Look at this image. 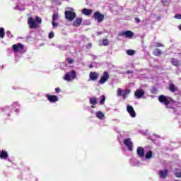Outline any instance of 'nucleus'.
Masks as SVG:
<instances>
[{
  "instance_id": "nucleus-36",
  "label": "nucleus",
  "mask_w": 181,
  "mask_h": 181,
  "mask_svg": "<svg viewBox=\"0 0 181 181\" xmlns=\"http://www.w3.org/2000/svg\"><path fill=\"white\" fill-rule=\"evenodd\" d=\"M156 93H158V89H156L155 87L152 88L151 94H156Z\"/></svg>"
},
{
  "instance_id": "nucleus-46",
  "label": "nucleus",
  "mask_w": 181,
  "mask_h": 181,
  "mask_svg": "<svg viewBox=\"0 0 181 181\" xmlns=\"http://www.w3.org/2000/svg\"><path fill=\"white\" fill-rule=\"evenodd\" d=\"M178 29L181 31V24L178 26Z\"/></svg>"
},
{
  "instance_id": "nucleus-25",
  "label": "nucleus",
  "mask_w": 181,
  "mask_h": 181,
  "mask_svg": "<svg viewBox=\"0 0 181 181\" xmlns=\"http://www.w3.org/2000/svg\"><path fill=\"white\" fill-rule=\"evenodd\" d=\"M96 117L99 119H103V118H104L105 115H104V113L103 112L99 111V112H96Z\"/></svg>"
},
{
  "instance_id": "nucleus-21",
  "label": "nucleus",
  "mask_w": 181,
  "mask_h": 181,
  "mask_svg": "<svg viewBox=\"0 0 181 181\" xmlns=\"http://www.w3.org/2000/svg\"><path fill=\"white\" fill-rule=\"evenodd\" d=\"M171 64L173 66H175V67H179L180 66L179 61L175 58L171 59Z\"/></svg>"
},
{
  "instance_id": "nucleus-39",
  "label": "nucleus",
  "mask_w": 181,
  "mask_h": 181,
  "mask_svg": "<svg viewBox=\"0 0 181 181\" xmlns=\"http://www.w3.org/2000/svg\"><path fill=\"white\" fill-rule=\"evenodd\" d=\"M175 19H181V14H175Z\"/></svg>"
},
{
  "instance_id": "nucleus-29",
  "label": "nucleus",
  "mask_w": 181,
  "mask_h": 181,
  "mask_svg": "<svg viewBox=\"0 0 181 181\" xmlns=\"http://www.w3.org/2000/svg\"><path fill=\"white\" fill-rule=\"evenodd\" d=\"M127 54L129 55V56H134V54H135V50L134 49H128L127 51Z\"/></svg>"
},
{
  "instance_id": "nucleus-22",
  "label": "nucleus",
  "mask_w": 181,
  "mask_h": 181,
  "mask_svg": "<svg viewBox=\"0 0 181 181\" xmlns=\"http://www.w3.org/2000/svg\"><path fill=\"white\" fill-rule=\"evenodd\" d=\"M177 88L173 83H170V84L169 85L168 90H170L171 91V93H175Z\"/></svg>"
},
{
  "instance_id": "nucleus-26",
  "label": "nucleus",
  "mask_w": 181,
  "mask_h": 181,
  "mask_svg": "<svg viewBox=\"0 0 181 181\" xmlns=\"http://www.w3.org/2000/svg\"><path fill=\"white\" fill-rule=\"evenodd\" d=\"M4 37H5V29L0 28V39H4Z\"/></svg>"
},
{
  "instance_id": "nucleus-14",
  "label": "nucleus",
  "mask_w": 181,
  "mask_h": 181,
  "mask_svg": "<svg viewBox=\"0 0 181 181\" xmlns=\"http://www.w3.org/2000/svg\"><path fill=\"white\" fill-rule=\"evenodd\" d=\"M134 95L136 98H142L145 95V90L137 89L134 93Z\"/></svg>"
},
{
  "instance_id": "nucleus-45",
  "label": "nucleus",
  "mask_w": 181,
  "mask_h": 181,
  "mask_svg": "<svg viewBox=\"0 0 181 181\" xmlns=\"http://www.w3.org/2000/svg\"><path fill=\"white\" fill-rule=\"evenodd\" d=\"M103 33H103V32H98L97 35H103Z\"/></svg>"
},
{
  "instance_id": "nucleus-41",
  "label": "nucleus",
  "mask_w": 181,
  "mask_h": 181,
  "mask_svg": "<svg viewBox=\"0 0 181 181\" xmlns=\"http://www.w3.org/2000/svg\"><path fill=\"white\" fill-rule=\"evenodd\" d=\"M60 91H61L60 88H55V92L56 93H60Z\"/></svg>"
},
{
  "instance_id": "nucleus-33",
  "label": "nucleus",
  "mask_w": 181,
  "mask_h": 181,
  "mask_svg": "<svg viewBox=\"0 0 181 181\" xmlns=\"http://www.w3.org/2000/svg\"><path fill=\"white\" fill-rule=\"evenodd\" d=\"M66 62H67L68 64H73V63H74V59H73L71 58H67Z\"/></svg>"
},
{
  "instance_id": "nucleus-28",
  "label": "nucleus",
  "mask_w": 181,
  "mask_h": 181,
  "mask_svg": "<svg viewBox=\"0 0 181 181\" xmlns=\"http://www.w3.org/2000/svg\"><path fill=\"white\" fill-rule=\"evenodd\" d=\"M59 19V13H54L52 15V21H57Z\"/></svg>"
},
{
  "instance_id": "nucleus-49",
  "label": "nucleus",
  "mask_w": 181,
  "mask_h": 181,
  "mask_svg": "<svg viewBox=\"0 0 181 181\" xmlns=\"http://www.w3.org/2000/svg\"><path fill=\"white\" fill-rule=\"evenodd\" d=\"M92 108H95V107H94V106H92Z\"/></svg>"
},
{
  "instance_id": "nucleus-27",
  "label": "nucleus",
  "mask_w": 181,
  "mask_h": 181,
  "mask_svg": "<svg viewBox=\"0 0 181 181\" xmlns=\"http://www.w3.org/2000/svg\"><path fill=\"white\" fill-rule=\"evenodd\" d=\"M90 104H91L92 105H95L97 104V98H90Z\"/></svg>"
},
{
  "instance_id": "nucleus-9",
  "label": "nucleus",
  "mask_w": 181,
  "mask_h": 181,
  "mask_svg": "<svg viewBox=\"0 0 181 181\" xmlns=\"http://www.w3.org/2000/svg\"><path fill=\"white\" fill-rule=\"evenodd\" d=\"M127 111L129 114L130 117H132V118H135L136 117V112H135V110H134V107L127 105Z\"/></svg>"
},
{
  "instance_id": "nucleus-24",
  "label": "nucleus",
  "mask_w": 181,
  "mask_h": 181,
  "mask_svg": "<svg viewBox=\"0 0 181 181\" xmlns=\"http://www.w3.org/2000/svg\"><path fill=\"white\" fill-rule=\"evenodd\" d=\"M153 156V152L152 151H148L145 155V158L151 159Z\"/></svg>"
},
{
  "instance_id": "nucleus-40",
  "label": "nucleus",
  "mask_w": 181,
  "mask_h": 181,
  "mask_svg": "<svg viewBox=\"0 0 181 181\" xmlns=\"http://www.w3.org/2000/svg\"><path fill=\"white\" fill-rule=\"evenodd\" d=\"M134 21L137 23H139V22H141V19H139L138 17L134 18Z\"/></svg>"
},
{
  "instance_id": "nucleus-34",
  "label": "nucleus",
  "mask_w": 181,
  "mask_h": 181,
  "mask_svg": "<svg viewBox=\"0 0 181 181\" xmlns=\"http://www.w3.org/2000/svg\"><path fill=\"white\" fill-rule=\"evenodd\" d=\"M48 37L49 39H53V37H54V33H53V31H51L49 33Z\"/></svg>"
},
{
  "instance_id": "nucleus-31",
  "label": "nucleus",
  "mask_w": 181,
  "mask_h": 181,
  "mask_svg": "<svg viewBox=\"0 0 181 181\" xmlns=\"http://www.w3.org/2000/svg\"><path fill=\"white\" fill-rule=\"evenodd\" d=\"M110 45V41L107 39L103 40V46H108Z\"/></svg>"
},
{
  "instance_id": "nucleus-1",
  "label": "nucleus",
  "mask_w": 181,
  "mask_h": 181,
  "mask_svg": "<svg viewBox=\"0 0 181 181\" xmlns=\"http://www.w3.org/2000/svg\"><path fill=\"white\" fill-rule=\"evenodd\" d=\"M42 23V18L39 16L35 17V20L33 19V17L30 16L28 18V25H29L30 29H37L39 25Z\"/></svg>"
},
{
  "instance_id": "nucleus-18",
  "label": "nucleus",
  "mask_w": 181,
  "mask_h": 181,
  "mask_svg": "<svg viewBox=\"0 0 181 181\" xmlns=\"http://www.w3.org/2000/svg\"><path fill=\"white\" fill-rule=\"evenodd\" d=\"M82 13L83 15H86V16H90V15H91V13H93V10L88 9V8H83L82 10Z\"/></svg>"
},
{
  "instance_id": "nucleus-10",
  "label": "nucleus",
  "mask_w": 181,
  "mask_h": 181,
  "mask_svg": "<svg viewBox=\"0 0 181 181\" xmlns=\"http://www.w3.org/2000/svg\"><path fill=\"white\" fill-rule=\"evenodd\" d=\"M123 144L127 147L129 151H132L133 146H132V142L131 141V139H126L123 141Z\"/></svg>"
},
{
  "instance_id": "nucleus-5",
  "label": "nucleus",
  "mask_w": 181,
  "mask_h": 181,
  "mask_svg": "<svg viewBox=\"0 0 181 181\" xmlns=\"http://www.w3.org/2000/svg\"><path fill=\"white\" fill-rule=\"evenodd\" d=\"M65 18L70 22H73V20L76 18V12L71 11H66Z\"/></svg>"
},
{
  "instance_id": "nucleus-47",
  "label": "nucleus",
  "mask_w": 181,
  "mask_h": 181,
  "mask_svg": "<svg viewBox=\"0 0 181 181\" xmlns=\"http://www.w3.org/2000/svg\"><path fill=\"white\" fill-rule=\"evenodd\" d=\"M89 67L90 69H93V64H90Z\"/></svg>"
},
{
  "instance_id": "nucleus-20",
  "label": "nucleus",
  "mask_w": 181,
  "mask_h": 181,
  "mask_svg": "<svg viewBox=\"0 0 181 181\" xmlns=\"http://www.w3.org/2000/svg\"><path fill=\"white\" fill-rule=\"evenodd\" d=\"M1 159H8V153L5 151H0Z\"/></svg>"
},
{
  "instance_id": "nucleus-37",
  "label": "nucleus",
  "mask_w": 181,
  "mask_h": 181,
  "mask_svg": "<svg viewBox=\"0 0 181 181\" xmlns=\"http://www.w3.org/2000/svg\"><path fill=\"white\" fill-rule=\"evenodd\" d=\"M52 26H53V28H57L59 26V25L57 24V23L55 21H52Z\"/></svg>"
},
{
  "instance_id": "nucleus-3",
  "label": "nucleus",
  "mask_w": 181,
  "mask_h": 181,
  "mask_svg": "<svg viewBox=\"0 0 181 181\" xmlns=\"http://www.w3.org/2000/svg\"><path fill=\"white\" fill-rule=\"evenodd\" d=\"M76 77V74L75 71H71L70 72L66 73L64 76V80H66V81H71V78L72 80H74Z\"/></svg>"
},
{
  "instance_id": "nucleus-6",
  "label": "nucleus",
  "mask_w": 181,
  "mask_h": 181,
  "mask_svg": "<svg viewBox=\"0 0 181 181\" xmlns=\"http://www.w3.org/2000/svg\"><path fill=\"white\" fill-rule=\"evenodd\" d=\"M110 79V74L107 71H104L103 76L100 77V79L98 81L99 84H105L107 81Z\"/></svg>"
},
{
  "instance_id": "nucleus-35",
  "label": "nucleus",
  "mask_w": 181,
  "mask_h": 181,
  "mask_svg": "<svg viewBox=\"0 0 181 181\" xmlns=\"http://www.w3.org/2000/svg\"><path fill=\"white\" fill-rule=\"evenodd\" d=\"M163 44L159 43V42H156L155 43V47H163Z\"/></svg>"
},
{
  "instance_id": "nucleus-17",
  "label": "nucleus",
  "mask_w": 181,
  "mask_h": 181,
  "mask_svg": "<svg viewBox=\"0 0 181 181\" xmlns=\"http://www.w3.org/2000/svg\"><path fill=\"white\" fill-rule=\"evenodd\" d=\"M82 22H83V19L81 18H76L75 21L73 22V26H75L76 28H78V26L81 25Z\"/></svg>"
},
{
  "instance_id": "nucleus-8",
  "label": "nucleus",
  "mask_w": 181,
  "mask_h": 181,
  "mask_svg": "<svg viewBox=\"0 0 181 181\" xmlns=\"http://www.w3.org/2000/svg\"><path fill=\"white\" fill-rule=\"evenodd\" d=\"M22 50H23V45L17 43L13 45V52L15 53H21Z\"/></svg>"
},
{
  "instance_id": "nucleus-48",
  "label": "nucleus",
  "mask_w": 181,
  "mask_h": 181,
  "mask_svg": "<svg viewBox=\"0 0 181 181\" xmlns=\"http://www.w3.org/2000/svg\"><path fill=\"white\" fill-rule=\"evenodd\" d=\"M54 2H57L59 0H53Z\"/></svg>"
},
{
  "instance_id": "nucleus-23",
  "label": "nucleus",
  "mask_w": 181,
  "mask_h": 181,
  "mask_svg": "<svg viewBox=\"0 0 181 181\" xmlns=\"http://www.w3.org/2000/svg\"><path fill=\"white\" fill-rule=\"evenodd\" d=\"M153 54L154 56H157V57H159V56H161L162 54V51L158 48L155 49L153 52Z\"/></svg>"
},
{
  "instance_id": "nucleus-2",
  "label": "nucleus",
  "mask_w": 181,
  "mask_h": 181,
  "mask_svg": "<svg viewBox=\"0 0 181 181\" xmlns=\"http://www.w3.org/2000/svg\"><path fill=\"white\" fill-rule=\"evenodd\" d=\"M158 101H160L161 104H164V105H169L170 104V101H172V98L166 97L165 95H160L158 97Z\"/></svg>"
},
{
  "instance_id": "nucleus-19",
  "label": "nucleus",
  "mask_w": 181,
  "mask_h": 181,
  "mask_svg": "<svg viewBox=\"0 0 181 181\" xmlns=\"http://www.w3.org/2000/svg\"><path fill=\"white\" fill-rule=\"evenodd\" d=\"M168 172L169 171L167 169H165L164 170H160L159 171L160 177H163V179H165V177H166V176H168Z\"/></svg>"
},
{
  "instance_id": "nucleus-38",
  "label": "nucleus",
  "mask_w": 181,
  "mask_h": 181,
  "mask_svg": "<svg viewBox=\"0 0 181 181\" xmlns=\"http://www.w3.org/2000/svg\"><path fill=\"white\" fill-rule=\"evenodd\" d=\"M6 36H8V37H12V33H11V31L6 32Z\"/></svg>"
},
{
  "instance_id": "nucleus-15",
  "label": "nucleus",
  "mask_w": 181,
  "mask_h": 181,
  "mask_svg": "<svg viewBox=\"0 0 181 181\" xmlns=\"http://www.w3.org/2000/svg\"><path fill=\"white\" fill-rule=\"evenodd\" d=\"M99 76L100 75L97 72L91 71L89 74V77H90V80H92V81H96V80L98 79Z\"/></svg>"
},
{
  "instance_id": "nucleus-32",
  "label": "nucleus",
  "mask_w": 181,
  "mask_h": 181,
  "mask_svg": "<svg viewBox=\"0 0 181 181\" xmlns=\"http://www.w3.org/2000/svg\"><path fill=\"white\" fill-rule=\"evenodd\" d=\"M101 97H102V99L100 101V105H104V103H105V96L103 95Z\"/></svg>"
},
{
  "instance_id": "nucleus-44",
  "label": "nucleus",
  "mask_w": 181,
  "mask_h": 181,
  "mask_svg": "<svg viewBox=\"0 0 181 181\" xmlns=\"http://www.w3.org/2000/svg\"><path fill=\"white\" fill-rule=\"evenodd\" d=\"M93 45L91 43H88L87 47H91Z\"/></svg>"
},
{
  "instance_id": "nucleus-11",
  "label": "nucleus",
  "mask_w": 181,
  "mask_h": 181,
  "mask_svg": "<svg viewBox=\"0 0 181 181\" xmlns=\"http://www.w3.org/2000/svg\"><path fill=\"white\" fill-rule=\"evenodd\" d=\"M123 144L127 147L129 151H132L133 146H132V142L131 141V139H126L123 141Z\"/></svg>"
},
{
  "instance_id": "nucleus-42",
  "label": "nucleus",
  "mask_w": 181,
  "mask_h": 181,
  "mask_svg": "<svg viewBox=\"0 0 181 181\" xmlns=\"http://www.w3.org/2000/svg\"><path fill=\"white\" fill-rule=\"evenodd\" d=\"M133 71L131 70H127V74H132Z\"/></svg>"
},
{
  "instance_id": "nucleus-43",
  "label": "nucleus",
  "mask_w": 181,
  "mask_h": 181,
  "mask_svg": "<svg viewBox=\"0 0 181 181\" xmlns=\"http://www.w3.org/2000/svg\"><path fill=\"white\" fill-rule=\"evenodd\" d=\"M16 8V9H18V11H22V8L19 7V4H18Z\"/></svg>"
},
{
  "instance_id": "nucleus-7",
  "label": "nucleus",
  "mask_w": 181,
  "mask_h": 181,
  "mask_svg": "<svg viewBox=\"0 0 181 181\" xmlns=\"http://www.w3.org/2000/svg\"><path fill=\"white\" fill-rule=\"evenodd\" d=\"M93 18L98 23H101L104 21L105 16L104 14H102L99 11H95L93 14Z\"/></svg>"
},
{
  "instance_id": "nucleus-4",
  "label": "nucleus",
  "mask_w": 181,
  "mask_h": 181,
  "mask_svg": "<svg viewBox=\"0 0 181 181\" xmlns=\"http://www.w3.org/2000/svg\"><path fill=\"white\" fill-rule=\"evenodd\" d=\"M131 93V90L127 89L125 90H121V88H118L117 90V96L118 97H122L123 100H125L127 97H128V95Z\"/></svg>"
},
{
  "instance_id": "nucleus-16",
  "label": "nucleus",
  "mask_w": 181,
  "mask_h": 181,
  "mask_svg": "<svg viewBox=\"0 0 181 181\" xmlns=\"http://www.w3.org/2000/svg\"><path fill=\"white\" fill-rule=\"evenodd\" d=\"M119 36H126V37H133L134 33L131 30H127L125 32L120 33Z\"/></svg>"
},
{
  "instance_id": "nucleus-13",
  "label": "nucleus",
  "mask_w": 181,
  "mask_h": 181,
  "mask_svg": "<svg viewBox=\"0 0 181 181\" xmlns=\"http://www.w3.org/2000/svg\"><path fill=\"white\" fill-rule=\"evenodd\" d=\"M136 153L139 158H144L145 156V149L142 146L137 148Z\"/></svg>"
},
{
  "instance_id": "nucleus-30",
  "label": "nucleus",
  "mask_w": 181,
  "mask_h": 181,
  "mask_svg": "<svg viewBox=\"0 0 181 181\" xmlns=\"http://www.w3.org/2000/svg\"><path fill=\"white\" fill-rule=\"evenodd\" d=\"M176 172L174 173V175L176 177H181V171H177L179 169H175Z\"/></svg>"
},
{
  "instance_id": "nucleus-12",
  "label": "nucleus",
  "mask_w": 181,
  "mask_h": 181,
  "mask_svg": "<svg viewBox=\"0 0 181 181\" xmlns=\"http://www.w3.org/2000/svg\"><path fill=\"white\" fill-rule=\"evenodd\" d=\"M47 98L49 103H56L57 101H59V97L57 95H47Z\"/></svg>"
}]
</instances>
